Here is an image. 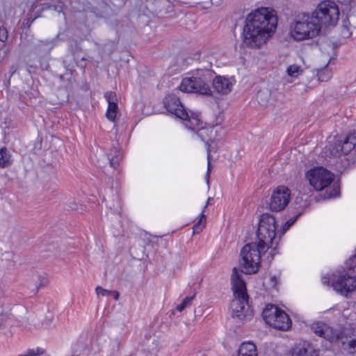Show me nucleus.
I'll return each mask as SVG.
<instances>
[{
	"instance_id": "5",
	"label": "nucleus",
	"mask_w": 356,
	"mask_h": 356,
	"mask_svg": "<svg viewBox=\"0 0 356 356\" xmlns=\"http://www.w3.org/2000/svg\"><path fill=\"white\" fill-rule=\"evenodd\" d=\"M276 234V221L275 217L268 213L261 216L257 237V244L263 251H267L273 245Z\"/></svg>"
},
{
	"instance_id": "23",
	"label": "nucleus",
	"mask_w": 356,
	"mask_h": 356,
	"mask_svg": "<svg viewBox=\"0 0 356 356\" xmlns=\"http://www.w3.org/2000/svg\"><path fill=\"white\" fill-rule=\"evenodd\" d=\"M13 163L11 154L6 147L0 149V168H4L10 166Z\"/></svg>"
},
{
	"instance_id": "18",
	"label": "nucleus",
	"mask_w": 356,
	"mask_h": 356,
	"mask_svg": "<svg viewBox=\"0 0 356 356\" xmlns=\"http://www.w3.org/2000/svg\"><path fill=\"white\" fill-rule=\"evenodd\" d=\"M292 356H318V352L308 341H302L295 346Z\"/></svg>"
},
{
	"instance_id": "9",
	"label": "nucleus",
	"mask_w": 356,
	"mask_h": 356,
	"mask_svg": "<svg viewBox=\"0 0 356 356\" xmlns=\"http://www.w3.org/2000/svg\"><path fill=\"white\" fill-rule=\"evenodd\" d=\"M184 120L186 121V122L185 123V125L188 129H191L193 131L197 129V136L198 137H200L201 138V140L205 143V145L207 146V159H208L207 174H208L210 171V168H211V161H210V160H211V155H210L211 145H210V142H212L213 139H212L211 136L207 138L205 136V135H207V136H209V134L212 135V134L213 132L216 133V131H215L213 128L199 129L198 127L200 125V120L197 118H195V117L190 118L188 115V118L185 119Z\"/></svg>"
},
{
	"instance_id": "26",
	"label": "nucleus",
	"mask_w": 356,
	"mask_h": 356,
	"mask_svg": "<svg viewBox=\"0 0 356 356\" xmlns=\"http://www.w3.org/2000/svg\"><path fill=\"white\" fill-rule=\"evenodd\" d=\"M108 356L120 355V342L118 340H112L108 346Z\"/></svg>"
},
{
	"instance_id": "36",
	"label": "nucleus",
	"mask_w": 356,
	"mask_h": 356,
	"mask_svg": "<svg viewBox=\"0 0 356 356\" xmlns=\"http://www.w3.org/2000/svg\"><path fill=\"white\" fill-rule=\"evenodd\" d=\"M8 38V32L6 28L0 27V41L4 42Z\"/></svg>"
},
{
	"instance_id": "11",
	"label": "nucleus",
	"mask_w": 356,
	"mask_h": 356,
	"mask_svg": "<svg viewBox=\"0 0 356 356\" xmlns=\"http://www.w3.org/2000/svg\"><path fill=\"white\" fill-rule=\"evenodd\" d=\"M356 154V132L350 133L343 140H337L330 147V154L336 157Z\"/></svg>"
},
{
	"instance_id": "12",
	"label": "nucleus",
	"mask_w": 356,
	"mask_h": 356,
	"mask_svg": "<svg viewBox=\"0 0 356 356\" xmlns=\"http://www.w3.org/2000/svg\"><path fill=\"white\" fill-rule=\"evenodd\" d=\"M290 200V190L286 186H280L274 190L271 195L269 209L272 211H280L287 206Z\"/></svg>"
},
{
	"instance_id": "41",
	"label": "nucleus",
	"mask_w": 356,
	"mask_h": 356,
	"mask_svg": "<svg viewBox=\"0 0 356 356\" xmlns=\"http://www.w3.org/2000/svg\"><path fill=\"white\" fill-rule=\"evenodd\" d=\"M70 207H71L72 209H76V208H77V205H76V203H74V204H72L70 206Z\"/></svg>"
},
{
	"instance_id": "14",
	"label": "nucleus",
	"mask_w": 356,
	"mask_h": 356,
	"mask_svg": "<svg viewBox=\"0 0 356 356\" xmlns=\"http://www.w3.org/2000/svg\"><path fill=\"white\" fill-rule=\"evenodd\" d=\"M163 104L169 113L181 120L188 118V113L180 102L179 99L175 95H167L163 100Z\"/></svg>"
},
{
	"instance_id": "32",
	"label": "nucleus",
	"mask_w": 356,
	"mask_h": 356,
	"mask_svg": "<svg viewBox=\"0 0 356 356\" xmlns=\"http://www.w3.org/2000/svg\"><path fill=\"white\" fill-rule=\"evenodd\" d=\"M104 97L107 101L108 104L118 103L117 95L114 92L108 91L104 94Z\"/></svg>"
},
{
	"instance_id": "39",
	"label": "nucleus",
	"mask_w": 356,
	"mask_h": 356,
	"mask_svg": "<svg viewBox=\"0 0 356 356\" xmlns=\"http://www.w3.org/2000/svg\"><path fill=\"white\" fill-rule=\"evenodd\" d=\"M110 295H112V296H113V298H114L115 300H118L119 296H120L119 293H118V291H111V293H110Z\"/></svg>"
},
{
	"instance_id": "7",
	"label": "nucleus",
	"mask_w": 356,
	"mask_h": 356,
	"mask_svg": "<svg viewBox=\"0 0 356 356\" xmlns=\"http://www.w3.org/2000/svg\"><path fill=\"white\" fill-rule=\"evenodd\" d=\"M309 184L316 191L327 188L334 180V175L323 167L314 168L306 173Z\"/></svg>"
},
{
	"instance_id": "27",
	"label": "nucleus",
	"mask_w": 356,
	"mask_h": 356,
	"mask_svg": "<svg viewBox=\"0 0 356 356\" xmlns=\"http://www.w3.org/2000/svg\"><path fill=\"white\" fill-rule=\"evenodd\" d=\"M108 104V109L106 115L109 120L113 122L118 113V103H111Z\"/></svg>"
},
{
	"instance_id": "4",
	"label": "nucleus",
	"mask_w": 356,
	"mask_h": 356,
	"mask_svg": "<svg viewBox=\"0 0 356 356\" xmlns=\"http://www.w3.org/2000/svg\"><path fill=\"white\" fill-rule=\"evenodd\" d=\"M266 251L261 250L257 243L246 244L241 251L239 267L245 274L256 273L260 266L261 255Z\"/></svg>"
},
{
	"instance_id": "17",
	"label": "nucleus",
	"mask_w": 356,
	"mask_h": 356,
	"mask_svg": "<svg viewBox=\"0 0 356 356\" xmlns=\"http://www.w3.org/2000/svg\"><path fill=\"white\" fill-rule=\"evenodd\" d=\"M85 60V57L83 56H81L79 52H72L65 56V60H63V65L67 70L72 72L76 66L83 69L86 65L82 64L81 62Z\"/></svg>"
},
{
	"instance_id": "15",
	"label": "nucleus",
	"mask_w": 356,
	"mask_h": 356,
	"mask_svg": "<svg viewBox=\"0 0 356 356\" xmlns=\"http://www.w3.org/2000/svg\"><path fill=\"white\" fill-rule=\"evenodd\" d=\"M312 330L318 336L325 339L326 340L336 343L339 339L341 333L327 325L326 323L318 322L312 325Z\"/></svg>"
},
{
	"instance_id": "24",
	"label": "nucleus",
	"mask_w": 356,
	"mask_h": 356,
	"mask_svg": "<svg viewBox=\"0 0 356 356\" xmlns=\"http://www.w3.org/2000/svg\"><path fill=\"white\" fill-rule=\"evenodd\" d=\"M211 200H212L211 197H209L208 198L207 202L206 205L204 206V210H203V211H202V213L201 214L200 219L193 226V232H194V233H199V232H200L202 230L203 227H204L205 220H206V216L203 213H204V210L207 209L208 204H209V202H210V201Z\"/></svg>"
},
{
	"instance_id": "25",
	"label": "nucleus",
	"mask_w": 356,
	"mask_h": 356,
	"mask_svg": "<svg viewBox=\"0 0 356 356\" xmlns=\"http://www.w3.org/2000/svg\"><path fill=\"white\" fill-rule=\"evenodd\" d=\"M316 75L319 81H327L332 77V71L327 65H326L325 67L318 70Z\"/></svg>"
},
{
	"instance_id": "33",
	"label": "nucleus",
	"mask_w": 356,
	"mask_h": 356,
	"mask_svg": "<svg viewBox=\"0 0 356 356\" xmlns=\"http://www.w3.org/2000/svg\"><path fill=\"white\" fill-rule=\"evenodd\" d=\"M297 218L298 216L293 217L284 223V225L282 227V234H284L287 229H289L291 226L293 225Z\"/></svg>"
},
{
	"instance_id": "22",
	"label": "nucleus",
	"mask_w": 356,
	"mask_h": 356,
	"mask_svg": "<svg viewBox=\"0 0 356 356\" xmlns=\"http://www.w3.org/2000/svg\"><path fill=\"white\" fill-rule=\"evenodd\" d=\"M106 157L110 166L116 168L122 159V154L119 149L113 147L111 149L110 152L106 154Z\"/></svg>"
},
{
	"instance_id": "1",
	"label": "nucleus",
	"mask_w": 356,
	"mask_h": 356,
	"mask_svg": "<svg viewBox=\"0 0 356 356\" xmlns=\"http://www.w3.org/2000/svg\"><path fill=\"white\" fill-rule=\"evenodd\" d=\"M231 281L234 296V298L229 305L232 315L240 321H248L253 316V309L248 305V295L245 283L241 277L236 267L232 270Z\"/></svg>"
},
{
	"instance_id": "16",
	"label": "nucleus",
	"mask_w": 356,
	"mask_h": 356,
	"mask_svg": "<svg viewBox=\"0 0 356 356\" xmlns=\"http://www.w3.org/2000/svg\"><path fill=\"white\" fill-rule=\"evenodd\" d=\"M233 82L225 76H218L213 81V87L216 92L227 95L232 89Z\"/></svg>"
},
{
	"instance_id": "2",
	"label": "nucleus",
	"mask_w": 356,
	"mask_h": 356,
	"mask_svg": "<svg viewBox=\"0 0 356 356\" xmlns=\"http://www.w3.org/2000/svg\"><path fill=\"white\" fill-rule=\"evenodd\" d=\"M277 19L268 8H258L251 12L246 17L245 24L243 28L257 31L259 29L263 32H268L272 34L276 29Z\"/></svg>"
},
{
	"instance_id": "6",
	"label": "nucleus",
	"mask_w": 356,
	"mask_h": 356,
	"mask_svg": "<svg viewBox=\"0 0 356 356\" xmlns=\"http://www.w3.org/2000/svg\"><path fill=\"white\" fill-rule=\"evenodd\" d=\"M312 16L320 25L321 29L334 26L338 22L339 10L334 1H324L318 4Z\"/></svg>"
},
{
	"instance_id": "37",
	"label": "nucleus",
	"mask_w": 356,
	"mask_h": 356,
	"mask_svg": "<svg viewBox=\"0 0 356 356\" xmlns=\"http://www.w3.org/2000/svg\"><path fill=\"white\" fill-rule=\"evenodd\" d=\"M339 188L338 186L334 187L332 189V191L327 194V197H332L339 195Z\"/></svg>"
},
{
	"instance_id": "28",
	"label": "nucleus",
	"mask_w": 356,
	"mask_h": 356,
	"mask_svg": "<svg viewBox=\"0 0 356 356\" xmlns=\"http://www.w3.org/2000/svg\"><path fill=\"white\" fill-rule=\"evenodd\" d=\"M54 45L55 42L54 40H42L38 43L36 48L39 51L44 50L49 51L51 49L54 48Z\"/></svg>"
},
{
	"instance_id": "10",
	"label": "nucleus",
	"mask_w": 356,
	"mask_h": 356,
	"mask_svg": "<svg viewBox=\"0 0 356 356\" xmlns=\"http://www.w3.org/2000/svg\"><path fill=\"white\" fill-rule=\"evenodd\" d=\"M272 34L259 30L243 28L242 44L245 47L258 49L266 44Z\"/></svg>"
},
{
	"instance_id": "29",
	"label": "nucleus",
	"mask_w": 356,
	"mask_h": 356,
	"mask_svg": "<svg viewBox=\"0 0 356 356\" xmlns=\"http://www.w3.org/2000/svg\"><path fill=\"white\" fill-rule=\"evenodd\" d=\"M287 74L291 77H298L302 74V70L300 66L297 65H291L287 67Z\"/></svg>"
},
{
	"instance_id": "31",
	"label": "nucleus",
	"mask_w": 356,
	"mask_h": 356,
	"mask_svg": "<svg viewBox=\"0 0 356 356\" xmlns=\"http://www.w3.org/2000/svg\"><path fill=\"white\" fill-rule=\"evenodd\" d=\"M193 299V297L185 298L181 303L177 305L176 309L179 312H182L185 308L189 307L191 305Z\"/></svg>"
},
{
	"instance_id": "34",
	"label": "nucleus",
	"mask_w": 356,
	"mask_h": 356,
	"mask_svg": "<svg viewBox=\"0 0 356 356\" xmlns=\"http://www.w3.org/2000/svg\"><path fill=\"white\" fill-rule=\"evenodd\" d=\"M95 292L97 296L102 295L103 296H109L111 293V291L103 289L102 287L98 286L95 289Z\"/></svg>"
},
{
	"instance_id": "3",
	"label": "nucleus",
	"mask_w": 356,
	"mask_h": 356,
	"mask_svg": "<svg viewBox=\"0 0 356 356\" xmlns=\"http://www.w3.org/2000/svg\"><path fill=\"white\" fill-rule=\"evenodd\" d=\"M321 29L320 25L312 15L302 13L297 16L291 24V34L294 40L302 41L317 36Z\"/></svg>"
},
{
	"instance_id": "13",
	"label": "nucleus",
	"mask_w": 356,
	"mask_h": 356,
	"mask_svg": "<svg viewBox=\"0 0 356 356\" xmlns=\"http://www.w3.org/2000/svg\"><path fill=\"white\" fill-rule=\"evenodd\" d=\"M332 285L335 291L348 297L356 292V277L347 274L341 275L337 279L332 280Z\"/></svg>"
},
{
	"instance_id": "8",
	"label": "nucleus",
	"mask_w": 356,
	"mask_h": 356,
	"mask_svg": "<svg viewBox=\"0 0 356 356\" xmlns=\"http://www.w3.org/2000/svg\"><path fill=\"white\" fill-rule=\"evenodd\" d=\"M179 88L184 92H194L207 96L212 95L209 85L202 77L191 76L184 78Z\"/></svg>"
},
{
	"instance_id": "20",
	"label": "nucleus",
	"mask_w": 356,
	"mask_h": 356,
	"mask_svg": "<svg viewBox=\"0 0 356 356\" xmlns=\"http://www.w3.org/2000/svg\"><path fill=\"white\" fill-rule=\"evenodd\" d=\"M336 343L341 346L343 350H348L350 353L356 354V338L349 340L346 339L344 341V337L341 333Z\"/></svg>"
},
{
	"instance_id": "38",
	"label": "nucleus",
	"mask_w": 356,
	"mask_h": 356,
	"mask_svg": "<svg viewBox=\"0 0 356 356\" xmlns=\"http://www.w3.org/2000/svg\"><path fill=\"white\" fill-rule=\"evenodd\" d=\"M120 207V200L118 196H115L114 200V203L110 206V208L114 211H117L118 207Z\"/></svg>"
},
{
	"instance_id": "40",
	"label": "nucleus",
	"mask_w": 356,
	"mask_h": 356,
	"mask_svg": "<svg viewBox=\"0 0 356 356\" xmlns=\"http://www.w3.org/2000/svg\"><path fill=\"white\" fill-rule=\"evenodd\" d=\"M322 282L324 284H328L330 281H329V278L328 277H323L322 278Z\"/></svg>"
},
{
	"instance_id": "19",
	"label": "nucleus",
	"mask_w": 356,
	"mask_h": 356,
	"mask_svg": "<svg viewBox=\"0 0 356 356\" xmlns=\"http://www.w3.org/2000/svg\"><path fill=\"white\" fill-rule=\"evenodd\" d=\"M270 325L277 330H287L291 325V321L289 315L280 309Z\"/></svg>"
},
{
	"instance_id": "21",
	"label": "nucleus",
	"mask_w": 356,
	"mask_h": 356,
	"mask_svg": "<svg viewBox=\"0 0 356 356\" xmlns=\"http://www.w3.org/2000/svg\"><path fill=\"white\" fill-rule=\"evenodd\" d=\"M280 310V309L274 305H267L262 312L266 323L270 325Z\"/></svg>"
},
{
	"instance_id": "35",
	"label": "nucleus",
	"mask_w": 356,
	"mask_h": 356,
	"mask_svg": "<svg viewBox=\"0 0 356 356\" xmlns=\"http://www.w3.org/2000/svg\"><path fill=\"white\" fill-rule=\"evenodd\" d=\"M347 266L349 269L356 271V254L350 259L347 263Z\"/></svg>"
},
{
	"instance_id": "30",
	"label": "nucleus",
	"mask_w": 356,
	"mask_h": 356,
	"mask_svg": "<svg viewBox=\"0 0 356 356\" xmlns=\"http://www.w3.org/2000/svg\"><path fill=\"white\" fill-rule=\"evenodd\" d=\"M44 353V350L42 348H36L33 349L27 350L24 354L18 356H40Z\"/></svg>"
}]
</instances>
